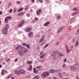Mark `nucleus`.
I'll return each instance as SVG.
<instances>
[{
    "label": "nucleus",
    "mask_w": 79,
    "mask_h": 79,
    "mask_svg": "<svg viewBox=\"0 0 79 79\" xmlns=\"http://www.w3.org/2000/svg\"><path fill=\"white\" fill-rule=\"evenodd\" d=\"M73 48V46H72L71 47V48Z\"/></svg>",
    "instance_id": "338daca9"
},
{
    "label": "nucleus",
    "mask_w": 79,
    "mask_h": 79,
    "mask_svg": "<svg viewBox=\"0 0 79 79\" xmlns=\"http://www.w3.org/2000/svg\"><path fill=\"white\" fill-rule=\"evenodd\" d=\"M24 14V12H21L19 13L18 15L17 16H19L20 15H23Z\"/></svg>",
    "instance_id": "4be33fe9"
},
{
    "label": "nucleus",
    "mask_w": 79,
    "mask_h": 79,
    "mask_svg": "<svg viewBox=\"0 0 79 79\" xmlns=\"http://www.w3.org/2000/svg\"><path fill=\"white\" fill-rule=\"evenodd\" d=\"M42 66H40L39 67H36V68H37V69H39V68H41Z\"/></svg>",
    "instance_id": "a18cd8bd"
},
{
    "label": "nucleus",
    "mask_w": 79,
    "mask_h": 79,
    "mask_svg": "<svg viewBox=\"0 0 79 79\" xmlns=\"http://www.w3.org/2000/svg\"><path fill=\"white\" fill-rule=\"evenodd\" d=\"M60 18H61V16H60V15H58L57 16V19H60Z\"/></svg>",
    "instance_id": "7c9ffc66"
},
{
    "label": "nucleus",
    "mask_w": 79,
    "mask_h": 79,
    "mask_svg": "<svg viewBox=\"0 0 79 79\" xmlns=\"http://www.w3.org/2000/svg\"><path fill=\"white\" fill-rule=\"evenodd\" d=\"M79 45V43H78V41H77L76 43V46H77V45Z\"/></svg>",
    "instance_id": "a19ab883"
},
{
    "label": "nucleus",
    "mask_w": 79,
    "mask_h": 79,
    "mask_svg": "<svg viewBox=\"0 0 79 79\" xmlns=\"http://www.w3.org/2000/svg\"><path fill=\"white\" fill-rule=\"evenodd\" d=\"M42 77H43L44 78H45V77H46V75L45 74V73H44L41 75Z\"/></svg>",
    "instance_id": "dca6fc26"
},
{
    "label": "nucleus",
    "mask_w": 79,
    "mask_h": 79,
    "mask_svg": "<svg viewBox=\"0 0 79 79\" xmlns=\"http://www.w3.org/2000/svg\"><path fill=\"white\" fill-rule=\"evenodd\" d=\"M64 27H61L60 28V29L58 31L57 33H60V32H61V31H62L63 29H64Z\"/></svg>",
    "instance_id": "1a4fd4ad"
},
{
    "label": "nucleus",
    "mask_w": 79,
    "mask_h": 79,
    "mask_svg": "<svg viewBox=\"0 0 79 79\" xmlns=\"http://www.w3.org/2000/svg\"><path fill=\"white\" fill-rule=\"evenodd\" d=\"M45 74L46 76H49V72H47L45 73Z\"/></svg>",
    "instance_id": "a878e982"
},
{
    "label": "nucleus",
    "mask_w": 79,
    "mask_h": 79,
    "mask_svg": "<svg viewBox=\"0 0 79 79\" xmlns=\"http://www.w3.org/2000/svg\"><path fill=\"white\" fill-rule=\"evenodd\" d=\"M38 71H39V70H36V68L33 69V72L34 73H37Z\"/></svg>",
    "instance_id": "ddd939ff"
},
{
    "label": "nucleus",
    "mask_w": 79,
    "mask_h": 79,
    "mask_svg": "<svg viewBox=\"0 0 79 79\" xmlns=\"http://www.w3.org/2000/svg\"><path fill=\"white\" fill-rule=\"evenodd\" d=\"M33 34L34 33L32 32H30L29 33L28 35L29 37H31V36H32Z\"/></svg>",
    "instance_id": "f3484780"
},
{
    "label": "nucleus",
    "mask_w": 79,
    "mask_h": 79,
    "mask_svg": "<svg viewBox=\"0 0 79 79\" xmlns=\"http://www.w3.org/2000/svg\"><path fill=\"white\" fill-rule=\"evenodd\" d=\"M32 30V28L30 27H27L26 29H25V31L26 32H29L30 31Z\"/></svg>",
    "instance_id": "423d86ee"
},
{
    "label": "nucleus",
    "mask_w": 79,
    "mask_h": 79,
    "mask_svg": "<svg viewBox=\"0 0 79 79\" xmlns=\"http://www.w3.org/2000/svg\"><path fill=\"white\" fill-rule=\"evenodd\" d=\"M49 24H50V22H47L44 24V26H48Z\"/></svg>",
    "instance_id": "412c9836"
},
{
    "label": "nucleus",
    "mask_w": 79,
    "mask_h": 79,
    "mask_svg": "<svg viewBox=\"0 0 79 79\" xmlns=\"http://www.w3.org/2000/svg\"><path fill=\"white\" fill-rule=\"evenodd\" d=\"M28 6H27L25 8V10H27L28 8L27 7Z\"/></svg>",
    "instance_id": "864d4df0"
},
{
    "label": "nucleus",
    "mask_w": 79,
    "mask_h": 79,
    "mask_svg": "<svg viewBox=\"0 0 79 79\" xmlns=\"http://www.w3.org/2000/svg\"><path fill=\"white\" fill-rule=\"evenodd\" d=\"M27 64H32V61H27Z\"/></svg>",
    "instance_id": "b1692460"
},
{
    "label": "nucleus",
    "mask_w": 79,
    "mask_h": 79,
    "mask_svg": "<svg viewBox=\"0 0 79 79\" xmlns=\"http://www.w3.org/2000/svg\"><path fill=\"white\" fill-rule=\"evenodd\" d=\"M66 61H67V59L66 58H65L64 60V63H66Z\"/></svg>",
    "instance_id": "58836bf2"
},
{
    "label": "nucleus",
    "mask_w": 79,
    "mask_h": 79,
    "mask_svg": "<svg viewBox=\"0 0 79 79\" xmlns=\"http://www.w3.org/2000/svg\"><path fill=\"white\" fill-rule=\"evenodd\" d=\"M79 12H74L73 14L72 15V16H75L76 15V14H77V13H79Z\"/></svg>",
    "instance_id": "6ab92c4d"
},
{
    "label": "nucleus",
    "mask_w": 79,
    "mask_h": 79,
    "mask_svg": "<svg viewBox=\"0 0 79 79\" xmlns=\"http://www.w3.org/2000/svg\"><path fill=\"white\" fill-rule=\"evenodd\" d=\"M2 64H3L4 65H5V64H6V63H5V62H3L2 63Z\"/></svg>",
    "instance_id": "6e6d98bb"
},
{
    "label": "nucleus",
    "mask_w": 79,
    "mask_h": 79,
    "mask_svg": "<svg viewBox=\"0 0 79 79\" xmlns=\"http://www.w3.org/2000/svg\"><path fill=\"white\" fill-rule=\"evenodd\" d=\"M23 10V8H21L20 9H19L18 10V12H19L20 11H22V10Z\"/></svg>",
    "instance_id": "393cba45"
},
{
    "label": "nucleus",
    "mask_w": 79,
    "mask_h": 79,
    "mask_svg": "<svg viewBox=\"0 0 79 79\" xmlns=\"http://www.w3.org/2000/svg\"><path fill=\"white\" fill-rule=\"evenodd\" d=\"M29 66H30L29 68H28V69L29 71H31V70H32V65H29Z\"/></svg>",
    "instance_id": "2eb2a0df"
},
{
    "label": "nucleus",
    "mask_w": 79,
    "mask_h": 79,
    "mask_svg": "<svg viewBox=\"0 0 79 79\" xmlns=\"http://www.w3.org/2000/svg\"><path fill=\"white\" fill-rule=\"evenodd\" d=\"M5 69H3L2 70L1 73L2 76H3L4 75L3 74L5 73Z\"/></svg>",
    "instance_id": "aec40b11"
},
{
    "label": "nucleus",
    "mask_w": 79,
    "mask_h": 79,
    "mask_svg": "<svg viewBox=\"0 0 79 79\" xmlns=\"http://www.w3.org/2000/svg\"><path fill=\"white\" fill-rule=\"evenodd\" d=\"M75 19H73L71 20V21L70 23H72L74 21Z\"/></svg>",
    "instance_id": "c756f323"
},
{
    "label": "nucleus",
    "mask_w": 79,
    "mask_h": 79,
    "mask_svg": "<svg viewBox=\"0 0 79 79\" xmlns=\"http://www.w3.org/2000/svg\"><path fill=\"white\" fill-rule=\"evenodd\" d=\"M63 74H66V73H65V72H63Z\"/></svg>",
    "instance_id": "0e129e2a"
},
{
    "label": "nucleus",
    "mask_w": 79,
    "mask_h": 79,
    "mask_svg": "<svg viewBox=\"0 0 79 79\" xmlns=\"http://www.w3.org/2000/svg\"><path fill=\"white\" fill-rule=\"evenodd\" d=\"M19 72L20 74H25V70H19Z\"/></svg>",
    "instance_id": "6e6552de"
},
{
    "label": "nucleus",
    "mask_w": 79,
    "mask_h": 79,
    "mask_svg": "<svg viewBox=\"0 0 79 79\" xmlns=\"http://www.w3.org/2000/svg\"><path fill=\"white\" fill-rule=\"evenodd\" d=\"M1 3H2V2L1 1V2H0V5H1Z\"/></svg>",
    "instance_id": "680f3d73"
},
{
    "label": "nucleus",
    "mask_w": 79,
    "mask_h": 79,
    "mask_svg": "<svg viewBox=\"0 0 79 79\" xmlns=\"http://www.w3.org/2000/svg\"><path fill=\"white\" fill-rule=\"evenodd\" d=\"M66 49L67 50V52L68 53H69L70 52H69V51L70 52H71L72 50L71 49H69V47L68 46V45H66Z\"/></svg>",
    "instance_id": "39448f33"
},
{
    "label": "nucleus",
    "mask_w": 79,
    "mask_h": 79,
    "mask_svg": "<svg viewBox=\"0 0 79 79\" xmlns=\"http://www.w3.org/2000/svg\"><path fill=\"white\" fill-rule=\"evenodd\" d=\"M45 56V54H43L40 56V58H43Z\"/></svg>",
    "instance_id": "a211bd4d"
},
{
    "label": "nucleus",
    "mask_w": 79,
    "mask_h": 79,
    "mask_svg": "<svg viewBox=\"0 0 79 79\" xmlns=\"http://www.w3.org/2000/svg\"><path fill=\"white\" fill-rule=\"evenodd\" d=\"M44 37H45V36L43 35L42 37L40 39L39 41V42L40 43L41 42H43V41H44Z\"/></svg>",
    "instance_id": "9d476101"
},
{
    "label": "nucleus",
    "mask_w": 79,
    "mask_h": 79,
    "mask_svg": "<svg viewBox=\"0 0 79 79\" xmlns=\"http://www.w3.org/2000/svg\"><path fill=\"white\" fill-rule=\"evenodd\" d=\"M63 68H65L66 67V64H64L62 65Z\"/></svg>",
    "instance_id": "f704fd0d"
},
{
    "label": "nucleus",
    "mask_w": 79,
    "mask_h": 79,
    "mask_svg": "<svg viewBox=\"0 0 79 79\" xmlns=\"http://www.w3.org/2000/svg\"><path fill=\"white\" fill-rule=\"evenodd\" d=\"M10 77H11V75H10V76H9L8 77V78H10Z\"/></svg>",
    "instance_id": "8fccbe9b"
},
{
    "label": "nucleus",
    "mask_w": 79,
    "mask_h": 79,
    "mask_svg": "<svg viewBox=\"0 0 79 79\" xmlns=\"http://www.w3.org/2000/svg\"><path fill=\"white\" fill-rule=\"evenodd\" d=\"M21 46H19L16 47V50H18V49H19V48H21Z\"/></svg>",
    "instance_id": "cd10ccee"
},
{
    "label": "nucleus",
    "mask_w": 79,
    "mask_h": 79,
    "mask_svg": "<svg viewBox=\"0 0 79 79\" xmlns=\"http://www.w3.org/2000/svg\"><path fill=\"white\" fill-rule=\"evenodd\" d=\"M16 3H17L18 5H19V4H20V2L19 1H17L16 2Z\"/></svg>",
    "instance_id": "4c0bfd02"
},
{
    "label": "nucleus",
    "mask_w": 79,
    "mask_h": 79,
    "mask_svg": "<svg viewBox=\"0 0 79 79\" xmlns=\"http://www.w3.org/2000/svg\"><path fill=\"white\" fill-rule=\"evenodd\" d=\"M14 12L15 13V12H16V8H14Z\"/></svg>",
    "instance_id": "37998d69"
},
{
    "label": "nucleus",
    "mask_w": 79,
    "mask_h": 79,
    "mask_svg": "<svg viewBox=\"0 0 79 79\" xmlns=\"http://www.w3.org/2000/svg\"><path fill=\"white\" fill-rule=\"evenodd\" d=\"M69 76L68 73H67L66 74V76L67 77V76Z\"/></svg>",
    "instance_id": "13d9d810"
},
{
    "label": "nucleus",
    "mask_w": 79,
    "mask_h": 79,
    "mask_svg": "<svg viewBox=\"0 0 79 79\" xmlns=\"http://www.w3.org/2000/svg\"><path fill=\"white\" fill-rule=\"evenodd\" d=\"M0 15H2V11H0Z\"/></svg>",
    "instance_id": "603ef678"
},
{
    "label": "nucleus",
    "mask_w": 79,
    "mask_h": 79,
    "mask_svg": "<svg viewBox=\"0 0 79 79\" xmlns=\"http://www.w3.org/2000/svg\"><path fill=\"white\" fill-rule=\"evenodd\" d=\"M15 73L16 74H17V75H18L19 76H20V73L19 71V70L18 71L17 70H15Z\"/></svg>",
    "instance_id": "9b49d317"
},
{
    "label": "nucleus",
    "mask_w": 79,
    "mask_h": 79,
    "mask_svg": "<svg viewBox=\"0 0 79 79\" xmlns=\"http://www.w3.org/2000/svg\"><path fill=\"white\" fill-rule=\"evenodd\" d=\"M41 12H42V10H38L36 13L37 15H39V14H40V13H41Z\"/></svg>",
    "instance_id": "4468645a"
},
{
    "label": "nucleus",
    "mask_w": 79,
    "mask_h": 79,
    "mask_svg": "<svg viewBox=\"0 0 79 79\" xmlns=\"http://www.w3.org/2000/svg\"><path fill=\"white\" fill-rule=\"evenodd\" d=\"M39 0V2H40V3H42L43 2V1L41 0Z\"/></svg>",
    "instance_id": "c03bdc74"
},
{
    "label": "nucleus",
    "mask_w": 79,
    "mask_h": 79,
    "mask_svg": "<svg viewBox=\"0 0 79 79\" xmlns=\"http://www.w3.org/2000/svg\"><path fill=\"white\" fill-rule=\"evenodd\" d=\"M77 7L74 8L73 9V10H74V11H77Z\"/></svg>",
    "instance_id": "c9c22d12"
},
{
    "label": "nucleus",
    "mask_w": 79,
    "mask_h": 79,
    "mask_svg": "<svg viewBox=\"0 0 79 79\" xmlns=\"http://www.w3.org/2000/svg\"><path fill=\"white\" fill-rule=\"evenodd\" d=\"M12 11H13V10H12V9H11L9 11V13H11Z\"/></svg>",
    "instance_id": "49530a36"
},
{
    "label": "nucleus",
    "mask_w": 79,
    "mask_h": 79,
    "mask_svg": "<svg viewBox=\"0 0 79 79\" xmlns=\"http://www.w3.org/2000/svg\"><path fill=\"white\" fill-rule=\"evenodd\" d=\"M42 70V69H39V70H38V71H40V70Z\"/></svg>",
    "instance_id": "69168bd1"
},
{
    "label": "nucleus",
    "mask_w": 79,
    "mask_h": 79,
    "mask_svg": "<svg viewBox=\"0 0 79 79\" xmlns=\"http://www.w3.org/2000/svg\"><path fill=\"white\" fill-rule=\"evenodd\" d=\"M22 45H23V46H25V47H26L27 44L25 43H23L22 44Z\"/></svg>",
    "instance_id": "2f4dec72"
},
{
    "label": "nucleus",
    "mask_w": 79,
    "mask_h": 79,
    "mask_svg": "<svg viewBox=\"0 0 79 79\" xmlns=\"http://www.w3.org/2000/svg\"><path fill=\"white\" fill-rule=\"evenodd\" d=\"M42 54H43V52H41L40 53V55H42Z\"/></svg>",
    "instance_id": "5fc2aeb1"
},
{
    "label": "nucleus",
    "mask_w": 79,
    "mask_h": 79,
    "mask_svg": "<svg viewBox=\"0 0 79 79\" xmlns=\"http://www.w3.org/2000/svg\"><path fill=\"white\" fill-rule=\"evenodd\" d=\"M31 2H34V0H31Z\"/></svg>",
    "instance_id": "e2e57ef3"
},
{
    "label": "nucleus",
    "mask_w": 79,
    "mask_h": 79,
    "mask_svg": "<svg viewBox=\"0 0 79 79\" xmlns=\"http://www.w3.org/2000/svg\"><path fill=\"white\" fill-rule=\"evenodd\" d=\"M12 79H14V77H12Z\"/></svg>",
    "instance_id": "774afa93"
},
{
    "label": "nucleus",
    "mask_w": 79,
    "mask_h": 79,
    "mask_svg": "<svg viewBox=\"0 0 79 79\" xmlns=\"http://www.w3.org/2000/svg\"><path fill=\"white\" fill-rule=\"evenodd\" d=\"M76 79H79V77H78V76H77L76 77Z\"/></svg>",
    "instance_id": "09e8293b"
},
{
    "label": "nucleus",
    "mask_w": 79,
    "mask_h": 79,
    "mask_svg": "<svg viewBox=\"0 0 79 79\" xmlns=\"http://www.w3.org/2000/svg\"><path fill=\"white\" fill-rule=\"evenodd\" d=\"M77 66L75 65H72L70 67V68L72 71H74V70H76V69H79V64H75Z\"/></svg>",
    "instance_id": "7ed1b4c3"
},
{
    "label": "nucleus",
    "mask_w": 79,
    "mask_h": 79,
    "mask_svg": "<svg viewBox=\"0 0 79 79\" xmlns=\"http://www.w3.org/2000/svg\"><path fill=\"white\" fill-rule=\"evenodd\" d=\"M29 50L25 48H23L19 50L18 52V53L19 55L21 56H23L26 53H27Z\"/></svg>",
    "instance_id": "f257e3e1"
},
{
    "label": "nucleus",
    "mask_w": 79,
    "mask_h": 79,
    "mask_svg": "<svg viewBox=\"0 0 79 79\" xmlns=\"http://www.w3.org/2000/svg\"><path fill=\"white\" fill-rule=\"evenodd\" d=\"M48 44H46L45 46V47H44V48H47V47H48Z\"/></svg>",
    "instance_id": "e433bc0d"
},
{
    "label": "nucleus",
    "mask_w": 79,
    "mask_h": 79,
    "mask_svg": "<svg viewBox=\"0 0 79 79\" xmlns=\"http://www.w3.org/2000/svg\"><path fill=\"white\" fill-rule=\"evenodd\" d=\"M49 72L50 73H54L56 72V70L54 69H52L51 70H49Z\"/></svg>",
    "instance_id": "f8f14e48"
},
{
    "label": "nucleus",
    "mask_w": 79,
    "mask_h": 79,
    "mask_svg": "<svg viewBox=\"0 0 79 79\" xmlns=\"http://www.w3.org/2000/svg\"><path fill=\"white\" fill-rule=\"evenodd\" d=\"M52 56H53V57H55V56H56V55H55V54H53L52 55Z\"/></svg>",
    "instance_id": "ea45409f"
},
{
    "label": "nucleus",
    "mask_w": 79,
    "mask_h": 79,
    "mask_svg": "<svg viewBox=\"0 0 79 79\" xmlns=\"http://www.w3.org/2000/svg\"><path fill=\"white\" fill-rule=\"evenodd\" d=\"M10 60V59H8L6 60V61H9Z\"/></svg>",
    "instance_id": "3c124183"
},
{
    "label": "nucleus",
    "mask_w": 79,
    "mask_h": 79,
    "mask_svg": "<svg viewBox=\"0 0 79 79\" xmlns=\"http://www.w3.org/2000/svg\"><path fill=\"white\" fill-rule=\"evenodd\" d=\"M11 19V17H8L6 18L5 19V22L6 23H8V21L9 20V19Z\"/></svg>",
    "instance_id": "0eeeda50"
},
{
    "label": "nucleus",
    "mask_w": 79,
    "mask_h": 79,
    "mask_svg": "<svg viewBox=\"0 0 79 79\" xmlns=\"http://www.w3.org/2000/svg\"><path fill=\"white\" fill-rule=\"evenodd\" d=\"M25 23V20H22V21H21L20 23L19 24L18 26L19 27H22L23 26V24H24V23Z\"/></svg>",
    "instance_id": "20e7f679"
},
{
    "label": "nucleus",
    "mask_w": 79,
    "mask_h": 79,
    "mask_svg": "<svg viewBox=\"0 0 79 79\" xmlns=\"http://www.w3.org/2000/svg\"><path fill=\"white\" fill-rule=\"evenodd\" d=\"M27 17H29V16H30V15L29 14V13H27Z\"/></svg>",
    "instance_id": "72a5a7b5"
},
{
    "label": "nucleus",
    "mask_w": 79,
    "mask_h": 79,
    "mask_svg": "<svg viewBox=\"0 0 79 79\" xmlns=\"http://www.w3.org/2000/svg\"><path fill=\"white\" fill-rule=\"evenodd\" d=\"M79 31H78V30H77V34H79Z\"/></svg>",
    "instance_id": "4d7b16f0"
},
{
    "label": "nucleus",
    "mask_w": 79,
    "mask_h": 79,
    "mask_svg": "<svg viewBox=\"0 0 79 79\" xmlns=\"http://www.w3.org/2000/svg\"><path fill=\"white\" fill-rule=\"evenodd\" d=\"M54 53L55 54H56V53L58 54V53H60V52H59V51H56L54 52Z\"/></svg>",
    "instance_id": "5701e85b"
},
{
    "label": "nucleus",
    "mask_w": 79,
    "mask_h": 79,
    "mask_svg": "<svg viewBox=\"0 0 79 79\" xmlns=\"http://www.w3.org/2000/svg\"><path fill=\"white\" fill-rule=\"evenodd\" d=\"M18 59L16 58V59H15V62H16V61H18Z\"/></svg>",
    "instance_id": "de8ad7c7"
},
{
    "label": "nucleus",
    "mask_w": 79,
    "mask_h": 79,
    "mask_svg": "<svg viewBox=\"0 0 79 79\" xmlns=\"http://www.w3.org/2000/svg\"><path fill=\"white\" fill-rule=\"evenodd\" d=\"M74 41H75V40H74V39H73V42H74Z\"/></svg>",
    "instance_id": "bf43d9fd"
},
{
    "label": "nucleus",
    "mask_w": 79,
    "mask_h": 79,
    "mask_svg": "<svg viewBox=\"0 0 79 79\" xmlns=\"http://www.w3.org/2000/svg\"><path fill=\"white\" fill-rule=\"evenodd\" d=\"M45 42H46V41H44V43H42V44H41V46L43 45H44V44H45Z\"/></svg>",
    "instance_id": "79ce46f5"
},
{
    "label": "nucleus",
    "mask_w": 79,
    "mask_h": 79,
    "mask_svg": "<svg viewBox=\"0 0 79 79\" xmlns=\"http://www.w3.org/2000/svg\"><path fill=\"white\" fill-rule=\"evenodd\" d=\"M6 26L2 30V32L3 34L6 35L8 34V29L9 25L7 24H6Z\"/></svg>",
    "instance_id": "f03ea898"
},
{
    "label": "nucleus",
    "mask_w": 79,
    "mask_h": 79,
    "mask_svg": "<svg viewBox=\"0 0 79 79\" xmlns=\"http://www.w3.org/2000/svg\"><path fill=\"white\" fill-rule=\"evenodd\" d=\"M59 77H60V78H62V77H62V75L61 74V73H60L59 74Z\"/></svg>",
    "instance_id": "bb28decb"
},
{
    "label": "nucleus",
    "mask_w": 79,
    "mask_h": 79,
    "mask_svg": "<svg viewBox=\"0 0 79 79\" xmlns=\"http://www.w3.org/2000/svg\"><path fill=\"white\" fill-rule=\"evenodd\" d=\"M26 47H27V48L28 49H29L30 48V45L29 44H27V45L26 46Z\"/></svg>",
    "instance_id": "c85d7f7f"
},
{
    "label": "nucleus",
    "mask_w": 79,
    "mask_h": 79,
    "mask_svg": "<svg viewBox=\"0 0 79 79\" xmlns=\"http://www.w3.org/2000/svg\"><path fill=\"white\" fill-rule=\"evenodd\" d=\"M59 56H63V55L61 53L59 52Z\"/></svg>",
    "instance_id": "473e14b6"
},
{
    "label": "nucleus",
    "mask_w": 79,
    "mask_h": 79,
    "mask_svg": "<svg viewBox=\"0 0 79 79\" xmlns=\"http://www.w3.org/2000/svg\"><path fill=\"white\" fill-rule=\"evenodd\" d=\"M35 20H38V19L37 18H35Z\"/></svg>",
    "instance_id": "052dcab7"
}]
</instances>
